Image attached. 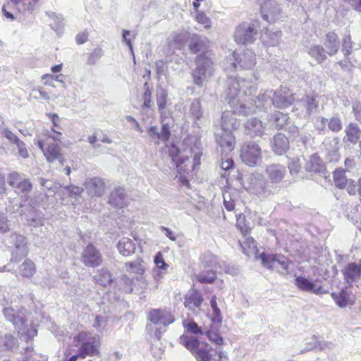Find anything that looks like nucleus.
Listing matches in <instances>:
<instances>
[{"label": "nucleus", "instance_id": "e433bc0d", "mask_svg": "<svg viewBox=\"0 0 361 361\" xmlns=\"http://www.w3.org/2000/svg\"><path fill=\"white\" fill-rule=\"evenodd\" d=\"M309 54L317 60L319 63L324 62L326 56L324 53V49L319 45L312 46L309 50Z\"/></svg>", "mask_w": 361, "mask_h": 361}, {"label": "nucleus", "instance_id": "9b49d317", "mask_svg": "<svg viewBox=\"0 0 361 361\" xmlns=\"http://www.w3.org/2000/svg\"><path fill=\"white\" fill-rule=\"evenodd\" d=\"M56 77L51 74H44L42 76L43 86L38 87L37 90L39 92L42 98L49 100L51 96L54 95V88L55 87L54 82Z\"/></svg>", "mask_w": 361, "mask_h": 361}, {"label": "nucleus", "instance_id": "0eeeda50", "mask_svg": "<svg viewBox=\"0 0 361 361\" xmlns=\"http://www.w3.org/2000/svg\"><path fill=\"white\" fill-rule=\"evenodd\" d=\"M191 154V149L188 152L185 149L181 150L175 145H171L169 149V155L176 165L179 173L185 172L186 169L184 164L189 160Z\"/></svg>", "mask_w": 361, "mask_h": 361}, {"label": "nucleus", "instance_id": "58836bf2", "mask_svg": "<svg viewBox=\"0 0 361 361\" xmlns=\"http://www.w3.org/2000/svg\"><path fill=\"white\" fill-rule=\"evenodd\" d=\"M107 317L97 315L94 318L92 326L97 331L103 334L107 331Z\"/></svg>", "mask_w": 361, "mask_h": 361}, {"label": "nucleus", "instance_id": "6ab92c4d", "mask_svg": "<svg viewBox=\"0 0 361 361\" xmlns=\"http://www.w3.org/2000/svg\"><path fill=\"white\" fill-rule=\"evenodd\" d=\"M212 268V265L207 264L205 269L196 276L197 281L201 283H213L217 277L216 271Z\"/></svg>", "mask_w": 361, "mask_h": 361}, {"label": "nucleus", "instance_id": "f257e3e1", "mask_svg": "<svg viewBox=\"0 0 361 361\" xmlns=\"http://www.w3.org/2000/svg\"><path fill=\"white\" fill-rule=\"evenodd\" d=\"M3 313L6 319L18 329L21 340L27 341L37 335V331L35 329H30L25 332L27 322V310L25 307H21L20 309L13 307H5Z\"/></svg>", "mask_w": 361, "mask_h": 361}, {"label": "nucleus", "instance_id": "a211bd4d", "mask_svg": "<svg viewBox=\"0 0 361 361\" xmlns=\"http://www.w3.org/2000/svg\"><path fill=\"white\" fill-rule=\"evenodd\" d=\"M289 147V142L287 137L282 133H277L273 140V150L279 154H281L285 152Z\"/></svg>", "mask_w": 361, "mask_h": 361}, {"label": "nucleus", "instance_id": "39448f33", "mask_svg": "<svg viewBox=\"0 0 361 361\" xmlns=\"http://www.w3.org/2000/svg\"><path fill=\"white\" fill-rule=\"evenodd\" d=\"M211 307L213 310V317H212V326L210 329L206 331V335L209 341L214 342L218 345H222L224 343V338L219 334V333L214 329V326L219 328L222 322V317L220 309L217 306L216 295H213L211 300Z\"/></svg>", "mask_w": 361, "mask_h": 361}, {"label": "nucleus", "instance_id": "dca6fc26", "mask_svg": "<svg viewBox=\"0 0 361 361\" xmlns=\"http://www.w3.org/2000/svg\"><path fill=\"white\" fill-rule=\"evenodd\" d=\"M86 188L92 195L99 197L104 193L105 184L101 178L95 177L87 183Z\"/></svg>", "mask_w": 361, "mask_h": 361}, {"label": "nucleus", "instance_id": "a18cd8bd", "mask_svg": "<svg viewBox=\"0 0 361 361\" xmlns=\"http://www.w3.org/2000/svg\"><path fill=\"white\" fill-rule=\"evenodd\" d=\"M183 326L187 329L188 331L193 334H203L202 331L198 326L196 322L193 321H183Z\"/></svg>", "mask_w": 361, "mask_h": 361}, {"label": "nucleus", "instance_id": "bf43d9fd", "mask_svg": "<svg viewBox=\"0 0 361 361\" xmlns=\"http://www.w3.org/2000/svg\"><path fill=\"white\" fill-rule=\"evenodd\" d=\"M4 136L6 138H7L9 141L11 142L18 145L21 142V140L18 138V137L13 133L12 131L6 129L4 132Z\"/></svg>", "mask_w": 361, "mask_h": 361}, {"label": "nucleus", "instance_id": "ea45409f", "mask_svg": "<svg viewBox=\"0 0 361 361\" xmlns=\"http://www.w3.org/2000/svg\"><path fill=\"white\" fill-rule=\"evenodd\" d=\"M332 345V343L327 342L320 343L317 341L316 338H312V341L307 343V347L301 350V353H303L305 352H307L312 350H316L319 348V350H323L325 348H330Z\"/></svg>", "mask_w": 361, "mask_h": 361}, {"label": "nucleus", "instance_id": "9d476101", "mask_svg": "<svg viewBox=\"0 0 361 361\" xmlns=\"http://www.w3.org/2000/svg\"><path fill=\"white\" fill-rule=\"evenodd\" d=\"M100 344V337L98 335L93 336L90 341H83L78 350L80 357L85 358L87 355L99 356Z\"/></svg>", "mask_w": 361, "mask_h": 361}, {"label": "nucleus", "instance_id": "6e6d98bb", "mask_svg": "<svg viewBox=\"0 0 361 361\" xmlns=\"http://www.w3.org/2000/svg\"><path fill=\"white\" fill-rule=\"evenodd\" d=\"M345 188L347 190L349 195H355L357 192L358 183L356 184L355 180L349 179Z\"/></svg>", "mask_w": 361, "mask_h": 361}, {"label": "nucleus", "instance_id": "7c9ffc66", "mask_svg": "<svg viewBox=\"0 0 361 361\" xmlns=\"http://www.w3.org/2000/svg\"><path fill=\"white\" fill-rule=\"evenodd\" d=\"M144 92L142 94V107L144 109H152L153 106V102L152 99V90L149 87L148 82L144 84Z\"/></svg>", "mask_w": 361, "mask_h": 361}, {"label": "nucleus", "instance_id": "37998d69", "mask_svg": "<svg viewBox=\"0 0 361 361\" xmlns=\"http://www.w3.org/2000/svg\"><path fill=\"white\" fill-rule=\"evenodd\" d=\"M280 257L279 255H275L273 254L262 253L260 258L263 265L270 269H274V262L275 259Z\"/></svg>", "mask_w": 361, "mask_h": 361}, {"label": "nucleus", "instance_id": "1a4fd4ad", "mask_svg": "<svg viewBox=\"0 0 361 361\" xmlns=\"http://www.w3.org/2000/svg\"><path fill=\"white\" fill-rule=\"evenodd\" d=\"M81 259L85 266L91 267H99L102 263L101 253L92 244L87 245L84 249Z\"/></svg>", "mask_w": 361, "mask_h": 361}, {"label": "nucleus", "instance_id": "8fccbe9b", "mask_svg": "<svg viewBox=\"0 0 361 361\" xmlns=\"http://www.w3.org/2000/svg\"><path fill=\"white\" fill-rule=\"evenodd\" d=\"M195 20L197 23L202 24L205 28L209 29L211 27V20L204 12L197 11Z\"/></svg>", "mask_w": 361, "mask_h": 361}, {"label": "nucleus", "instance_id": "b1692460", "mask_svg": "<svg viewBox=\"0 0 361 361\" xmlns=\"http://www.w3.org/2000/svg\"><path fill=\"white\" fill-rule=\"evenodd\" d=\"M236 228L243 236H247L251 233L252 228L245 216L240 213L236 215Z\"/></svg>", "mask_w": 361, "mask_h": 361}, {"label": "nucleus", "instance_id": "680f3d73", "mask_svg": "<svg viewBox=\"0 0 361 361\" xmlns=\"http://www.w3.org/2000/svg\"><path fill=\"white\" fill-rule=\"evenodd\" d=\"M202 156V152H198L193 155L192 171L197 170L199 168V166L201 165Z\"/></svg>", "mask_w": 361, "mask_h": 361}, {"label": "nucleus", "instance_id": "f03ea898", "mask_svg": "<svg viewBox=\"0 0 361 361\" xmlns=\"http://www.w3.org/2000/svg\"><path fill=\"white\" fill-rule=\"evenodd\" d=\"M56 138L49 133L45 135L44 138H40L37 140V145L42 151L46 160L49 162H54L59 160L63 164L64 159L61 148L59 143L56 142Z\"/></svg>", "mask_w": 361, "mask_h": 361}, {"label": "nucleus", "instance_id": "20e7f679", "mask_svg": "<svg viewBox=\"0 0 361 361\" xmlns=\"http://www.w3.org/2000/svg\"><path fill=\"white\" fill-rule=\"evenodd\" d=\"M240 157L246 165L255 166L262 159L261 147L255 142H245L240 147Z\"/></svg>", "mask_w": 361, "mask_h": 361}, {"label": "nucleus", "instance_id": "4d7b16f0", "mask_svg": "<svg viewBox=\"0 0 361 361\" xmlns=\"http://www.w3.org/2000/svg\"><path fill=\"white\" fill-rule=\"evenodd\" d=\"M352 41L350 36H346L343 39V50L345 51V55H349L352 49Z\"/></svg>", "mask_w": 361, "mask_h": 361}, {"label": "nucleus", "instance_id": "ddd939ff", "mask_svg": "<svg viewBox=\"0 0 361 361\" xmlns=\"http://www.w3.org/2000/svg\"><path fill=\"white\" fill-rule=\"evenodd\" d=\"M323 44L326 53L329 56H334L338 52L340 47L339 37L335 32L330 31L326 34Z\"/></svg>", "mask_w": 361, "mask_h": 361}, {"label": "nucleus", "instance_id": "a19ab883", "mask_svg": "<svg viewBox=\"0 0 361 361\" xmlns=\"http://www.w3.org/2000/svg\"><path fill=\"white\" fill-rule=\"evenodd\" d=\"M325 121H327V126L330 130L334 133H338L341 130L343 124L341 118L338 116L331 117L329 120L326 118L322 119V123H324Z\"/></svg>", "mask_w": 361, "mask_h": 361}, {"label": "nucleus", "instance_id": "473e14b6", "mask_svg": "<svg viewBox=\"0 0 361 361\" xmlns=\"http://www.w3.org/2000/svg\"><path fill=\"white\" fill-rule=\"evenodd\" d=\"M210 348L207 344H202L197 348L193 354L197 361H209L211 360V354L209 353Z\"/></svg>", "mask_w": 361, "mask_h": 361}, {"label": "nucleus", "instance_id": "de8ad7c7", "mask_svg": "<svg viewBox=\"0 0 361 361\" xmlns=\"http://www.w3.org/2000/svg\"><path fill=\"white\" fill-rule=\"evenodd\" d=\"M224 205L227 211H233L235 207V200L231 197V193L226 191L224 193Z\"/></svg>", "mask_w": 361, "mask_h": 361}, {"label": "nucleus", "instance_id": "aec40b11", "mask_svg": "<svg viewBox=\"0 0 361 361\" xmlns=\"http://www.w3.org/2000/svg\"><path fill=\"white\" fill-rule=\"evenodd\" d=\"M217 142L221 148L232 151L235 145V137L232 132L224 131L217 139Z\"/></svg>", "mask_w": 361, "mask_h": 361}, {"label": "nucleus", "instance_id": "f8f14e48", "mask_svg": "<svg viewBox=\"0 0 361 361\" xmlns=\"http://www.w3.org/2000/svg\"><path fill=\"white\" fill-rule=\"evenodd\" d=\"M240 121L235 111H224L221 116V127L225 132H233L238 129Z\"/></svg>", "mask_w": 361, "mask_h": 361}, {"label": "nucleus", "instance_id": "bb28decb", "mask_svg": "<svg viewBox=\"0 0 361 361\" xmlns=\"http://www.w3.org/2000/svg\"><path fill=\"white\" fill-rule=\"evenodd\" d=\"M273 104L277 108L285 109L290 106L292 102L288 96L283 94L282 91H278L274 94Z\"/></svg>", "mask_w": 361, "mask_h": 361}, {"label": "nucleus", "instance_id": "72a5a7b5", "mask_svg": "<svg viewBox=\"0 0 361 361\" xmlns=\"http://www.w3.org/2000/svg\"><path fill=\"white\" fill-rule=\"evenodd\" d=\"M118 249L123 255L128 256L134 252L135 244L131 240L126 239L118 243Z\"/></svg>", "mask_w": 361, "mask_h": 361}, {"label": "nucleus", "instance_id": "4468645a", "mask_svg": "<svg viewBox=\"0 0 361 361\" xmlns=\"http://www.w3.org/2000/svg\"><path fill=\"white\" fill-rule=\"evenodd\" d=\"M266 172L270 181L278 183L282 181L286 173V167L280 164H271L267 167Z\"/></svg>", "mask_w": 361, "mask_h": 361}, {"label": "nucleus", "instance_id": "6e6552de", "mask_svg": "<svg viewBox=\"0 0 361 361\" xmlns=\"http://www.w3.org/2000/svg\"><path fill=\"white\" fill-rule=\"evenodd\" d=\"M147 319L154 324H162L164 327L175 321L174 316L163 309H151L147 313Z\"/></svg>", "mask_w": 361, "mask_h": 361}, {"label": "nucleus", "instance_id": "2eb2a0df", "mask_svg": "<svg viewBox=\"0 0 361 361\" xmlns=\"http://www.w3.org/2000/svg\"><path fill=\"white\" fill-rule=\"evenodd\" d=\"M343 273L348 283L355 281L361 276V259L360 260L359 264L355 262L348 264L343 269Z\"/></svg>", "mask_w": 361, "mask_h": 361}, {"label": "nucleus", "instance_id": "c756f323", "mask_svg": "<svg viewBox=\"0 0 361 361\" xmlns=\"http://www.w3.org/2000/svg\"><path fill=\"white\" fill-rule=\"evenodd\" d=\"M245 240L243 242L239 241V244L243 250V252L245 255H249L256 252V250L257 249V243L252 237H250V236H245Z\"/></svg>", "mask_w": 361, "mask_h": 361}, {"label": "nucleus", "instance_id": "c9c22d12", "mask_svg": "<svg viewBox=\"0 0 361 361\" xmlns=\"http://www.w3.org/2000/svg\"><path fill=\"white\" fill-rule=\"evenodd\" d=\"M246 128L250 132H253L255 135L261 134L263 130V125L261 121L256 118L249 119L245 125Z\"/></svg>", "mask_w": 361, "mask_h": 361}, {"label": "nucleus", "instance_id": "5701e85b", "mask_svg": "<svg viewBox=\"0 0 361 361\" xmlns=\"http://www.w3.org/2000/svg\"><path fill=\"white\" fill-rule=\"evenodd\" d=\"M335 303L341 308L352 306L355 302V295H331Z\"/></svg>", "mask_w": 361, "mask_h": 361}, {"label": "nucleus", "instance_id": "7ed1b4c3", "mask_svg": "<svg viewBox=\"0 0 361 361\" xmlns=\"http://www.w3.org/2000/svg\"><path fill=\"white\" fill-rule=\"evenodd\" d=\"M209 40L207 38L202 39L198 35H193L189 41L188 49L192 54L200 53L195 57L196 63H207L211 55V50L209 49Z\"/></svg>", "mask_w": 361, "mask_h": 361}, {"label": "nucleus", "instance_id": "603ef678", "mask_svg": "<svg viewBox=\"0 0 361 361\" xmlns=\"http://www.w3.org/2000/svg\"><path fill=\"white\" fill-rule=\"evenodd\" d=\"M126 267L130 272L136 274H142L144 271L142 264L139 262H127Z\"/></svg>", "mask_w": 361, "mask_h": 361}, {"label": "nucleus", "instance_id": "79ce46f5", "mask_svg": "<svg viewBox=\"0 0 361 361\" xmlns=\"http://www.w3.org/2000/svg\"><path fill=\"white\" fill-rule=\"evenodd\" d=\"M188 40V33H176L173 35L172 44L178 49L181 50Z\"/></svg>", "mask_w": 361, "mask_h": 361}, {"label": "nucleus", "instance_id": "412c9836", "mask_svg": "<svg viewBox=\"0 0 361 361\" xmlns=\"http://www.w3.org/2000/svg\"><path fill=\"white\" fill-rule=\"evenodd\" d=\"M345 133L347 140L352 144H356L361 136V129L355 123H350L346 126Z\"/></svg>", "mask_w": 361, "mask_h": 361}, {"label": "nucleus", "instance_id": "a878e982", "mask_svg": "<svg viewBox=\"0 0 361 361\" xmlns=\"http://www.w3.org/2000/svg\"><path fill=\"white\" fill-rule=\"evenodd\" d=\"M180 343L189 350L192 354L195 353L200 347L199 341L192 336L183 335L179 338Z\"/></svg>", "mask_w": 361, "mask_h": 361}, {"label": "nucleus", "instance_id": "f3484780", "mask_svg": "<svg viewBox=\"0 0 361 361\" xmlns=\"http://www.w3.org/2000/svg\"><path fill=\"white\" fill-rule=\"evenodd\" d=\"M109 202L116 208H123L126 205L125 190L122 188H117L111 192Z\"/></svg>", "mask_w": 361, "mask_h": 361}, {"label": "nucleus", "instance_id": "3c124183", "mask_svg": "<svg viewBox=\"0 0 361 361\" xmlns=\"http://www.w3.org/2000/svg\"><path fill=\"white\" fill-rule=\"evenodd\" d=\"M47 116L51 119L53 127L51 128V131L56 133L58 135H61V133L55 130V128H59L60 118L57 114L55 113H49L47 114Z\"/></svg>", "mask_w": 361, "mask_h": 361}, {"label": "nucleus", "instance_id": "864d4df0", "mask_svg": "<svg viewBox=\"0 0 361 361\" xmlns=\"http://www.w3.org/2000/svg\"><path fill=\"white\" fill-rule=\"evenodd\" d=\"M171 135L170 127L168 123L162 125L161 133H159V140L166 142Z\"/></svg>", "mask_w": 361, "mask_h": 361}, {"label": "nucleus", "instance_id": "69168bd1", "mask_svg": "<svg viewBox=\"0 0 361 361\" xmlns=\"http://www.w3.org/2000/svg\"><path fill=\"white\" fill-rule=\"evenodd\" d=\"M234 167V161L232 158H228L224 161H222L221 164V168L225 171H229Z\"/></svg>", "mask_w": 361, "mask_h": 361}, {"label": "nucleus", "instance_id": "c85d7f7f", "mask_svg": "<svg viewBox=\"0 0 361 361\" xmlns=\"http://www.w3.org/2000/svg\"><path fill=\"white\" fill-rule=\"evenodd\" d=\"M36 273L35 263L30 259H25L20 269V274L23 277L31 278Z\"/></svg>", "mask_w": 361, "mask_h": 361}, {"label": "nucleus", "instance_id": "f704fd0d", "mask_svg": "<svg viewBox=\"0 0 361 361\" xmlns=\"http://www.w3.org/2000/svg\"><path fill=\"white\" fill-rule=\"evenodd\" d=\"M295 283L300 290L306 292L313 290L314 287V284L312 281L301 276L296 277Z\"/></svg>", "mask_w": 361, "mask_h": 361}, {"label": "nucleus", "instance_id": "5fc2aeb1", "mask_svg": "<svg viewBox=\"0 0 361 361\" xmlns=\"http://www.w3.org/2000/svg\"><path fill=\"white\" fill-rule=\"evenodd\" d=\"M352 109L355 119L361 123V102H354L352 105Z\"/></svg>", "mask_w": 361, "mask_h": 361}, {"label": "nucleus", "instance_id": "49530a36", "mask_svg": "<svg viewBox=\"0 0 361 361\" xmlns=\"http://www.w3.org/2000/svg\"><path fill=\"white\" fill-rule=\"evenodd\" d=\"M276 255H278L277 254ZM280 257L275 259L274 269L281 268L283 271H287L289 267V260L282 255H279Z\"/></svg>", "mask_w": 361, "mask_h": 361}, {"label": "nucleus", "instance_id": "4c0bfd02", "mask_svg": "<svg viewBox=\"0 0 361 361\" xmlns=\"http://www.w3.org/2000/svg\"><path fill=\"white\" fill-rule=\"evenodd\" d=\"M168 93L164 89H161L156 94L157 104L161 114L164 113V110L167 104Z\"/></svg>", "mask_w": 361, "mask_h": 361}, {"label": "nucleus", "instance_id": "09e8293b", "mask_svg": "<svg viewBox=\"0 0 361 361\" xmlns=\"http://www.w3.org/2000/svg\"><path fill=\"white\" fill-rule=\"evenodd\" d=\"M205 75L204 66H198L193 73L194 82L198 85L202 86V76Z\"/></svg>", "mask_w": 361, "mask_h": 361}, {"label": "nucleus", "instance_id": "e2e57ef3", "mask_svg": "<svg viewBox=\"0 0 361 361\" xmlns=\"http://www.w3.org/2000/svg\"><path fill=\"white\" fill-rule=\"evenodd\" d=\"M9 230L7 217L4 214L0 216V233H6Z\"/></svg>", "mask_w": 361, "mask_h": 361}, {"label": "nucleus", "instance_id": "13d9d810", "mask_svg": "<svg viewBox=\"0 0 361 361\" xmlns=\"http://www.w3.org/2000/svg\"><path fill=\"white\" fill-rule=\"evenodd\" d=\"M154 263L159 269H166L167 264H166L163 255L159 252L154 257Z\"/></svg>", "mask_w": 361, "mask_h": 361}, {"label": "nucleus", "instance_id": "0e129e2a", "mask_svg": "<svg viewBox=\"0 0 361 361\" xmlns=\"http://www.w3.org/2000/svg\"><path fill=\"white\" fill-rule=\"evenodd\" d=\"M307 109L309 111L316 109L318 106L316 98L314 96H307Z\"/></svg>", "mask_w": 361, "mask_h": 361}, {"label": "nucleus", "instance_id": "cd10ccee", "mask_svg": "<svg viewBox=\"0 0 361 361\" xmlns=\"http://www.w3.org/2000/svg\"><path fill=\"white\" fill-rule=\"evenodd\" d=\"M333 180L336 188L344 189L349 179L347 178L344 169H336L333 172Z\"/></svg>", "mask_w": 361, "mask_h": 361}, {"label": "nucleus", "instance_id": "774afa93", "mask_svg": "<svg viewBox=\"0 0 361 361\" xmlns=\"http://www.w3.org/2000/svg\"><path fill=\"white\" fill-rule=\"evenodd\" d=\"M101 56V51L95 49L92 53H91L88 56V63L94 64L95 61L99 58Z\"/></svg>", "mask_w": 361, "mask_h": 361}, {"label": "nucleus", "instance_id": "338daca9", "mask_svg": "<svg viewBox=\"0 0 361 361\" xmlns=\"http://www.w3.org/2000/svg\"><path fill=\"white\" fill-rule=\"evenodd\" d=\"M18 148L19 154L21 157L26 159L29 157V153L25 147V143L21 141L20 143L16 145Z\"/></svg>", "mask_w": 361, "mask_h": 361}, {"label": "nucleus", "instance_id": "4be33fe9", "mask_svg": "<svg viewBox=\"0 0 361 361\" xmlns=\"http://www.w3.org/2000/svg\"><path fill=\"white\" fill-rule=\"evenodd\" d=\"M18 340L11 334H6L4 336H0V350H13L18 348Z\"/></svg>", "mask_w": 361, "mask_h": 361}, {"label": "nucleus", "instance_id": "423d86ee", "mask_svg": "<svg viewBox=\"0 0 361 361\" xmlns=\"http://www.w3.org/2000/svg\"><path fill=\"white\" fill-rule=\"evenodd\" d=\"M7 182L11 187L16 189V192L18 194L27 195L32 190V184L30 179L23 178L16 171H13L8 175Z\"/></svg>", "mask_w": 361, "mask_h": 361}, {"label": "nucleus", "instance_id": "052dcab7", "mask_svg": "<svg viewBox=\"0 0 361 361\" xmlns=\"http://www.w3.org/2000/svg\"><path fill=\"white\" fill-rule=\"evenodd\" d=\"M184 173L185 172H182L181 173H178V175L177 176L178 181L181 186H185L188 188H190L191 185L188 179L190 176H187ZM190 178H192V176H191Z\"/></svg>", "mask_w": 361, "mask_h": 361}, {"label": "nucleus", "instance_id": "c03bdc74", "mask_svg": "<svg viewBox=\"0 0 361 361\" xmlns=\"http://www.w3.org/2000/svg\"><path fill=\"white\" fill-rule=\"evenodd\" d=\"M190 114L196 118L200 119L202 116L201 102L199 99H195L190 105Z\"/></svg>", "mask_w": 361, "mask_h": 361}, {"label": "nucleus", "instance_id": "2f4dec72", "mask_svg": "<svg viewBox=\"0 0 361 361\" xmlns=\"http://www.w3.org/2000/svg\"><path fill=\"white\" fill-rule=\"evenodd\" d=\"M202 301L203 298L201 295H189L185 298L184 305L188 309L194 310L201 305Z\"/></svg>", "mask_w": 361, "mask_h": 361}, {"label": "nucleus", "instance_id": "393cba45", "mask_svg": "<svg viewBox=\"0 0 361 361\" xmlns=\"http://www.w3.org/2000/svg\"><path fill=\"white\" fill-rule=\"evenodd\" d=\"M95 282L102 286L106 287L113 281L111 274L106 269H102L94 276Z\"/></svg>", "mask_w": 361, "mask_h": 361}]
</instances>
